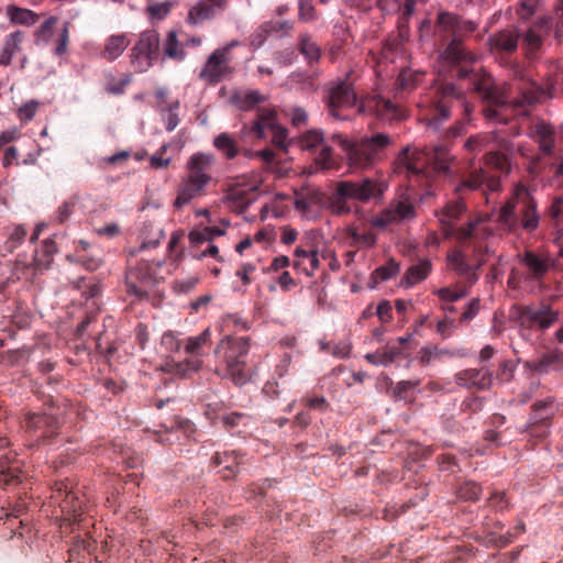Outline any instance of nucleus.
Segmentation results:
<instances>
[{
	"label": "nucleus",
	"instance_id": "nucleus-1",
	"mask_svg": "<svg viewBox=\"0 0 563 563\" xmlns=\"http://www.w3.org/2000/svg\"><path fill=\"white\" fill-rule=\"evenodd\" d=\"M474 89L492 104L484 110L487 118L501 117L507 110L508 104L515 108L516 115H525L527 113L526 109H523L525 103L531 104L563 95V76L555 75L554 78H549L545 87L532 81L523 82L518 87L521 98H511L507 92L495 87L492 78L486 75L475 82Z\"/></svg>",
	"mask_w": 563,
	"mask_h": 563
},
{
	"label": "nucleus",
	"instance_id": "nucleus-2",
	"mask_svg": "<svg viewBox=\"0 0 563 563\" xmlns=\"http://www.w3.org/2000/svg\"><path fill=\"white\" fill-rule=\"evenodd\" d=\"M328 106L330 114L340 120L347 119L349 115L343 111L352 108L361 114L374 112L384 120L401 119V111L390 100L374 96L358 101L354 89L346 81H340L330 89Z\"/></svg>",
	"mask_w": 563,
	"mask_h": 563
},
{
	"label": "nucleus",
	"instance_id": "nucleus-3",
	"mask_svg": "<svg viewBox=\"0 0 563 563\" xmlns=\"http://www.w3.org/2000/svg\"><path fill=\"white\" fill-rule=\"evenodd\" d=\"M497 223L507 232H515L519 228L527 231L537 229L539 224L537 205L525 186L515 187L512 196L497 214Z\"/></svg>",
	"mask_w": 563,
	"mask_h": 563
},
{
	"label": "nucleus",
	"instance_id": "nucleus-4",
	"mask_svg": "<svg viewBox=\"0 0 563 563\" xmlns=\"http://www.w3.org/2000/svg\"><path fill=\"white\" fill-rule=\"evenodd\" d=\"M400 161L410 180L415 178L420 185H427L434 176L449 172L451 157L446 146L438 145L428 151L412 153L406 150Z\"/></svg>",
	"mask_w": 563,
	"mask_h": 563
},
{
	"label": "nucleus",
	"instance_id": "nucleus-5",
	"mask_svg": "<svg viewBox=\"0 0 563 563\" xmlns=\"http://www.w3.org/2000/svg\"><path fill=\"white\" fill-rule=\"evenodd\" d=\"M333 140L345 153L349 166L354 169H365L372 166L380 158L384 150L390 143L389 136L383 133L355 142L349 141L341 134L334 135Z\"/></svg>",
	"mask_w": 563,
	"mask_h": 563
},
{
	"label": "nucleus",
	"instance_id": "nucleus-6",
	"mask_svg": "<svg viewBox=\"0 0 563 563\" xmlns=\"http://www.w3.org/2000/svg\"><path fill=\"white\" fill-rule=\"evenodd\" d=\"M386 189L387 184L380 177H367L360 181H339L335 186L332 205L338 213H347L350 209L345 207V200L368 202L372 199H382Z\"/></svg>",
	"mask_w": 563,
	"mask_h": 563
},
{
	"label": "nucleus",
	"instance_id": "nucleus-7",
	"mask_svg": "<svg viewBox=\"0 0 563 563\" xmlns=\"http://www.w3.org/2000/svg\"><path fill=\"white\" fill-rule=\"evenodd\" d=\"M249 347V339L245 336H224L214 351L217 357L224 362L227 375L235 385H244L249 380L246 371Z\"/></svg>",
	"mask_w": 563,
	"mask_h": 563
},
{
	"label": "nucleus",
	"instance_id": "nucleus-8",
	"mask_svg": "<svg viewBox=\"0 0 563 563\" xmlns=\"http://www.w3.org/2000/svg\"><path fill=\"white\" fill-rule=\"evenodd\" d=\"M462 97L463 92L453 84L437 86L418 103L420 120L427 125L438 129L440 123L450 117V101L460 100Z\"/></svg>",
	"mask_w": 563,
	"mask_h": 563
},
{
	"label": "nucleus",
	"instance_id": "nucleus-9",
	"mask_svg": "<svg viewBox=\"0 0 563 563\" xmlns=\"http://www.w3.org/2000/svg\"><path fill=\"white\" fill-rule=\"evenodd\" d=\"M464 210L465 205L459 199L448 203L443 210L437 214L446 236L456 235L457 239L465 240L481 233L490 234L489 228L485 224L490 218L489 216L471 221L465 228L455 229V222Z\"/></svg>",
	"mask_w": 563,
	"mask_h": 563
},
{
	"label": "nucleus",
	"instance_id": "nucleus-10",
	"mask_svg": "<svg viewBox=\"0 0 563 563\" xmlns=\"http://www.w3.org/2000/svg\"><path fill=\"white\" fill-rule=\"evenodd\" d=\"M416 217V206L408 190H402L389 202L388 207L371 219V225L386 229L393 224L410 221Z\"/></svg>",
	"mask_w": 563,
	"mask_h": 563
},
{
	"label": "nucleus",
	"instance_id": "nucleus-11",
	"mask_svg": "<svg viewBox=\"0 0 563 563\" xmlns=\"http://www.w3.org/2000/svg\"><path fill=\"white\" fill-rule=\"evenodd\" d=\"M267 131L272 133V142L282 148L287 147V130L277 123L276 111L263 108L250 128L244 126L243 133H252L256 139H265Z\"/></svg>",
	"mask_w": 563,
	"mask_h": 563
},
{
	"label": "nucleus",
	"instance_id": "nucleus-12",
	"mask_svg": "<svg viewBox=\"0 0 563 563\" xmlns=\"http://www.w3.org/2000/svg\"><path fill=\"white\" fill-rule=\"evenodd\" d=\"M238 45L236 41L213 51L199 73V78L208 85H214L232 73L230 51Z\"/></svg>",
	"mask_w": 563,
	"mask_h": 563
},
{
	"label": "nucleus",
	"instance_id": "nucleus-13",
	"mask_svg": "<svg viewBox=\"0 0 563 563\" xmlns=\"http://www.w3.org/2000/svg\"><path fill=\"white\" fill-rule=\"evenodd\" d=\"M158 46L159 35L155 30H146L139 35L130 54L131 64L136 71L144 73L153 65Z\"/></svg>",
	"mask_w": 563,
	"mask_h": 563
},
{
	"label": "nucleus",
	"instance_id": "nucleus-14",
	"mask_svg": "<svg viewBox=\"0 0 563 563\" xmlns=\"http://www.w3.org/2000/svg\"><path fill=\"white\" fill-rule=\"evenodd\" d=\"M51 498L58 504L62 512V526L78 521L84 512V503L77 492L67 483H55Z\"/></svg>",
	"mask_w": 563,
	"mask_h": 563
},
{
	"label": "nucleus",
	"instance_id": "nucleus-15",
	"mask_svg": "<svg viewBox=\"0 0 563 563\" xmlns=\"http://www.w3.org/2000/svg\"><path fill=\"white\" fill-rule=\"evenodd\" d=\"M159 263L142 262L135 268H130L125 276L128 292L137 298L147 296L156 283V267Z\"/></svg>",
	"mask_w": 563,
	"mask_h": 563
},
{
	"label": "nucleus",
	"instance_id": "nucleus-16",
	"mask_svg": "<svg viewBox=\"0 0 563 563\" xmlns=\"http://www.w3.org/2000/svg\"><path fill=\"white\" fill-rule=\"evenodd\" d=\"M516 316L521 327L543 331L559 321L560 313L549 305H542L539 307H519Z\"/></svg>",
	"mask_w": 563,
	"mask_h": 563
},
{
	"label": "nucleus",
	"instance_id": "nucleus-17",
	"mask_svg": "<svg viewBox=\"0 0 563 563\" xmlns=\"http://www.w3.org/2000/svg\"><path fill=\"white\" fill-rule=\"evenodd\" d=\"M519 261L527 268L528 276L533 279H540L551 268L562 266L547 252L534 253L527 251L523 255L519 256Z\"/></svg>",
	"mask_w": 563,
	"mask_h": 563
},
{
	"label": "nucleus",
	"instance_id": "nucleus-18",
	"mask_svg": "<svg viewBox=\"0 0 563 563\" xmlns=\"http://www.w3.org/2000/svg\"><path fill=\"white\" fill-rule=\"evenodd\" d=\"M529 136L539 144L540 151L547 154L563 137V128L555 130L551 124L540 120L530 128Z\"/></svg>",
	"mask_w": 563,
	"mask_h": 563
},
{
	"label": "nucleus",
	"instance_id": "nucleus-19",
	"mask_svg": "<svg viewBox=\"0 0 563 563\" xmlns=\"http://www.w3.org/2000/svg\"><path fill=\"white\" fill-rule=\"evenodd\" d=\"M294 268L308 277L314 276L320 267L319 252L316 247L298 245L294 251Z\"/></svg>",
	"mask_w": 563,
	"mask_h": 563
},
{
	"label": "nucleus",
	"instance_id": "nucleus-20",
	"mask_svg": "<svg viewBox=\"0 0 563 563\" xmlns=\"http://www.w3.org/2000/svg\"><path fill=\"white\" fill-rule=\"evenodd\" d=\"M208 185L209 184H206L205 181L186 173L177 189V196L174 201L175 208L180 209L191 200L205 195Z\"/></svg>",
	"mask_w": 563,
	"mask_h": 563
},
{
	"label": "nucleus",
	"instance_id": "nucleus-21",
	"mask_svg": "<svg viewBox=\"0 0 563 563\" xmlns=\"http://www.w3.org/2000/svg\"><path fill=\"white\" fill-rule=\"evenodd\" d=\"M26 432L34 440L49 438L57 432L56 419L48 415H30L26 418Z\"/></svg>",
	"mask_w": 563,
	"mask_h": 563
},
{
	"label": "nucleus",
	"instance_id": "nucleus-22",
	"mask_svg": "<svg viewBox=\"0 0 563 563\" xmlns=\"http://www.w3.org/2000/svg\"><path fill=\"white\" fill-rule=\"evenodd\" d=\"M213 164L214 156L212 154L196 153L188 158L186 173L206 184H210L212 180L211 168Z\"/></svg>",
	"mask_w": 563,
	"mask_h": 563
},
{
	"label": "nucleus",
	"instance_id": "nucleus-23",
	"mask_svg": "<svg viewBox=\"0 0 563 563\" xmlns=\"http://www.w3.org/2000/svg\"><path fill=\"white\" fill-rule=\"evenodd\" d=\"M456 383L463 387H476L478 389H487L493 384L490 373L484 368L465 369L456 374Z\"/></svg>",
	"mask_w": 563,
	"mask_h": 563
},
{
	"label": "nucleus",
	"instance_id": "nucleus-24",
	"mask_svg": "<svg viewBox=\"0 0 563 563\" xmlns=\"http://www.w3.org/2000/svg\"><path fill=\"white\" fill-rule=\"evenodd\" d=\"M549 32V19L538 18L523 34V45L529 52L537 51Z\"/></svg>",
	"mask_w": 563,
	"mask_h": 563
},
{
	"label": "nucleus",
	"instance_id": "nucleus-25",
	"mask_svg": "<svg viewBox=\"0 0 563 563\" xmlns=\"http://www.w3.org/2000/svg\"><path fill=\"white\" fill-rule=\"evenodd\" d=\"M24 40L25 33L20 30L5 36L0 51V66H9L11 64L12 58L22 52Z\"/></svg>",
	"mask_w": 563,
	"mask_h": 563
},
{
	"label": "nucleus",
	"instance_id": "nucleus-26",
	"mask_svg": "<svg viewBox=\"0 0 563 563\" xmlns=\"http://www.w3.org/2000/svg\"><path fill=\"white\" fill-rule=\"evenodd\" d=\"M230 101L238 109L246 111L253 109L256 104L264 102L265 96L260 93L257 90L239 89L231 95Z\"/></svg>",
	"mask_w": 563,
	"mask_h": 563
},
{
	"label": "nucleus",
	"instance_id": "nucleus-27",
	"mask_svg": "<svg viewBox=\"0 0 563 563\" xmlns=\"http://www.w3.org/2000/svg\"><path fill=\"white\" fill-rule=\"evenodd\" d=\"M430 272V261L422 260L407 269L400 282V285L405 288H410L417 285L418 283L424 280Z\"/></svg>",
	"mask_w": 563,
	"mask_h": 563
},
{
	"label": "nucleus",
	"instance_id": "nucleus-28",
	"mask_svg": "<svg viewBox=\"0 0 563 563\" xmlns=\"http://www.w3.org/2000/svg\"><path fill=\"white\" fill-rule=\"evenodd\" d=\"M519 34L515 30L500 31L489 38L490 46L494 49L503 52H514L518 45Z\"/></svg>",
	"mask_w": 563,
	"mask_h": 563
},
{
	"label": "nucleus",
	"instance_id": "nucleus-29",
	"mask_svg": "<svg viewBox=\"0 0 563 563\" xmlns=\"http://www.w3.org/2000/svg\"><path fill=\"white\" fill-rule=\"evenodd\" d=\"M130 44L126 34H113L104 43L103 56L108 60H115L121 56Z\"/></svg>",
	"mask_w": 563,
	"mask_h": 563
},
{
	"label": "nucleus",
	"instance_id": "nucleus-30",
	"mask_svg": "<svg viewBox=\"0 0 563 563\" xmlns=\"http://www.w3.org/2000/svg\"><path fill=\"white\" fill-rule=\"evenodd\" d=\"M216 7L217 4H213L211 2H198L189 10L187 22L189 24L197 25L207 20L212 19L216 14Z\"/></svg>",
	"mask_w": 563,
	"mask_h": 563
},
{
	"label": "nucleus",
	"instance_id": "nucleus-31",
	"mask_svg": "<svg viewBox=\"0 0 563 563\" xmlns=\"http://www.w3.org/2000/svg\"><path fill=\"white\" fill-rule=\"evenodd\" d=\"M164 236V230L153 223L144 224L141 232V250H150L156 247Z\"/></svg>",
	"mask_w": 563,
	"mask_h": 563
},
{
	"label": "nucleus",
	"instance_id": "nucleus-32",
	"mask_svg": "<svg viewBox=\"0 0 563 563\" xmlns=\"http://www.w3.org/2000/svg\"><path fill=\"white\" fill-rule=\"evenodd\" d=\"M443 55L444 58L451 63L475 62L476 59L475 55L468 52L466 47L457 41H452Z\"/></svg>",
	"mask_w": 563,
	"mask_h": 563
},
{
	"label": "nucleus",
	"instance_id": "nucleus-33",
	"mask_svg": "<svg viewBox=\"0 0 563 563\" xmlns=\"http://www.w3.org/2000/svg\"><path fill=\"white\" fill-rule=\"evenodd\" d=\"M7 14L12 23L21 25H33L38 19L32 10L14 5L8 8Z\"/></svg>",
	"mask_w": 563,
	"mask_h": 563
},
{
	"label": "nucleus",
	"instance_id": "nucleus-34",
	"mask_svg": "<svg viewBox=\"0 0 563 563\" xmlns=\"http://www.w3.org/2000/svg\"><path fill=\"white\" fill-rule=\"evenodd\" d=\"M400 271L399 264L395 260H389L385 265L376 268L371 276L372 287L395 277Z\"/></svg>",
	"mask_w": 563,
	"mask_h": 563
},
{
	"label": "nucleus",
	"instance_id": "nucleus-35",
	"mask_svg": "<svg viewBox=\"0 0 563 563\" xmlns=\"http://www.w3.org/2000/svg\"><path fill=\"white\" fill-rule=\"evenodd\" d=\"M401 351L393 343H388L384 352L368 353L365 358L374 365H388L395 357L400 355Z\"/></svg>",
	"mask_w": 563,
	"mask_h": 563
},
{
	"label": "nucleus",
	"instance_id": "nucleus-36",
	"mask_svg": "<svg viewBox=\"0 0 563 563\" xmlns=\"http://www.w3.org/2000/svg\"><path fill=\"white\" fill-rule=\"evenodd\" d=\"M164 54L175 60H183L185 58V51L177 40L176 31H169L164 42Z\"/></svg>",
	"mask_w": 563,
	"mask_h": 563
},
{
	"label": "nucleus",
	"instance_id": "nucleus-37",
	"mask_svg": "<svg viewBox=\"0 0 563 563\" xmlns=\"http://www.w3.org/2000/svg\"><path fill=\"white\" fill-rule=\"evenodd\" d=\"M175 4L174 0L150 2L146 7V14L151 21H162L170 13Z\"/></svg>",
	"mask_w": 563,
	"mask_h": 563
},
{
	"label": "nucleus",
	"instance_id": "nucleus-38",
	"mask_svg": "<svg viewBox=\"0 0 563 563\" xmlns=\"http://www.w3.org/2000/svg\"><path fill=\"white\" fill-rule=\"evenodd\" d=\"M213 145L229 159H232L238 155V146L234 140L228 133H221L216 136L213 140Z\"/></svg>",
	"mask_w": 563,
	"mask_h": 563
},
{
	"label": "nucleus",
	"instance_id": "nucleus-39",
	"mask_svg": "<svg viewBox=\"0 0 563 563\" xmlns=\"http://www.w3.org/2000/svg\"><path fill=\"white\" fill-rule=\"evenodd\" d=\"M57 247L53 240H45L40 251L36 252L35 262L38 266H48Z\"/></svg>",
	"mask_w": 563,
	"mask_h": 563
},
{
	"label": "nucleus",
	"instance_id": "nucleus-40",
	"mask_svg": "<svg viewBox=\"0 0 563 563\" xmlns=\"http://www.w3.org/2000/svg\"><path fill=\"white\" fill-rule=\"evenodd\" d=\"M201 363L202 362L200 360H190V361H186L184 363H177V364L167 363L166 367H167L168 372L174 373L175 375H178L181 377H186L191 372L198 371L199 367L201 366Z\"/></svg>",
	"mask_w": 563,
	"mask_h": 563
},
{
	"label": "nucleus",
	"instance_id": "nucleus-41",
	"mask_svg": "<svg viewBox=\"0 0 563 563\" xmlns=\"http://www.w3.org/2000/svg\"><path fill=\"white\" fill-rule=\"evenodd\" d=\"M300 52L309 62L318 60L321 56L319 46L310 38L309 35H302L299 42Z\"/></svg>",
	"mask_w": 563,
	"mask_h": 563
},
{
	"label": "nucleus",
	"instance_id": "nucleus-42",
	"mask_svg": "<svg viewBox=\"0 0 563 563\" xmlns=\"http://www.w3.org/2000/svg\"><path fill=\"white\" fill-rule=\"evenodd\" d=\"M349 234L352 243L358 247H371L376 243V236L371 231L351 229Z\"/></svg>",
	"mask_w": 563,
	"mask_h": 563
},
{
	"label": "nucleus",
	"instance_id": "nucleus-43",
	"mask_svg": "<svg viewBox=\"0 0 563 563\" xmlns=\"http://www.w3.org/2000/svg\"><path fill=\"white\" fill-rule=\"evenodd\" d=\"M210 340V329H205L200 334L190 336L187 340L185 351L188 354H199L200 349Z\"/></svg>",
	"mask_w": 563,
	"mask_h": 563
},
{
	"label": "nucleus",
	"instance_id": "nucleus-44",
	"mask_svg": "<svg viewBox=\"0 0 563 563\" xmlns=\"http://www.w3.org/2000/svg\"><path fill=\"white\" fill-rule=\"evenodd\" d=\"M539 0H520L516 8L519 20L527 21L538 12Z\"/></svg>",
	"mask_w": 563,
	"mask_h": 563
},
{
	"label": "nucleus",
	"instance_id": "nucleus-45",
	"mask_svg": "<svg viewBox=\"0 0 563 563\" xmlns=\"http://www.w3.org/2000/svg\"><path fill=\"white\" fill-rule=\"evenodd\" d=\"M131 75L125 74L121 78L115 79L112 76H108L106 91L111 95H121L124 92L126 86L131 82Z\"/></svg>",
	"mask_w": 563,
	"mask_h": 563
},
{
	"label": "nucleus",
	"instance_id": "nucleus-46",
	"mask_svg": "<svg viewBox=\"0 0 563 563\" xmlns=\"http://www.w3.org/2000/svg\"><path fill=\"white\" fill-rule=\"evenodd\" d=\"M422 74L411 69H404L398 76V84L405 90L413 89L420 81Z\"/></svg>",
	"mask_w": 563,
	"mask_h": 563
},
{
	"label": "nucleus",
	"instance_id": "nucleus-47",
	"mask_svg": "<svg viewBox=\"0 0 563 563\" xmlns=\"http://www.w3.org/2000/svg\"><path fill=\"white\" fill-rule=\"evenodd\" d=\"M300 146L305 150H314L323 146V134L318 130H311L305 133L300 139Z\"/></svg>",
	"mask_w": 563,
	"mask_h": 563
},
{
	"label": "nucleus",
	"instance_id": "nucleus-48",
	"mask_svg": "<svg viewBox=\"0 0 563 563\" xmlns=\"http://www.w3.org/2000/svg\"><path fill=\"white\" fill-rule=\"evenodd\" d=\"M448 263L450 268L459 274H467L471 271V266L465 262L464 255L459 251L449 254Z\"/></svg>",
	"mask_w": 563,
	"mask_h": 563
},
{
	"label": "nucleus",
	"instance_id": "nucleus-49",
	"mask_svg": "<svg viewBox=\"0 0 563 563\" xmlns=\"http://www.w3.org/2000/svg\"><path fill=\"white\" fill-rule=\"evenodd\" d=\"M482 493V488L474 482L464 483L457 490V496L464 500H477Z\"/></svg>",
	"mask_w": 563,
	"mask_h": 563
},
{
	"label": "nucleus",
	"instance_id": "nucleus-50",
	"mask_svg": "<svg viewBox=\"0 0 563 563\" xmlns=\"http://www.w3.org/2000/svg\"><path fill=\"white\" fill-rule=\"evenodd\" d=\"M316 203L317 199L314 197L305 196L302 194H297L294 201L296 210L303 217H308L310 214V210Z\"/></svg>",
	"mask_w": 563,
	"mask_h": 563
},
{
	"label": "nucleus",
	"instance_id": "nucleus-51",
	"mask_svg": "<svg viewBox=\"0 0 563 563\" xmlns=\"http://www.w3.org/2000/svg\"><path fill=\"white\" fill-rule=\"evenodd\" d=\"M486 165L500 170L501 173L509 172V161L508 157L500 153H489L486 156Z\"/></svg>",
	"mask_w": 563,
	"mask_h": 563
},
{
	"label": "nucleus",
	"instance_id": "nucleus-52",
	"mask_svg": "<svg viewBox=\"0 0 563 563\" xmlns=\"http://www.w3.org/2000/svg\"><path fill=\"white\" fill-rule=\"evenodd\" d=\"M238 456L235 452H224L222 454H217L216 462L218 465H223L224 470H228L230 473H235L238 470Z\"/></svg>",
	"mask_w": 563,
	"mask_h": 563
},
{
	"label": "nucleus",
	"instance_id": "nucleus-53",
	"mask_svg": "<svg viewBox=\"0 0 563 563\" xmlns=\"http://www.w3.org/2000/svg\"><path fill=\"white\" fill-rule=\"evenodd\" d=\"M178 108H179V101H173L169 103L166 108H162L163 112H167L166 117V129L168 131H173L178 124H179V118H178Z\"/></svg>",
	"mask_w": 563,
	"mask_h": 563
},
{
	"label": "nucleus",
	"instance_id": "nucleus-54",
	"mask_svg": "<svg viewBox=\"0 0 563 563\" xmlns=\"http://www.w3.org/2000/svg\"><path fill=\"white\" fill-rule=\"evenodd\" d=\"M40 107V102L36 101V100H30L25 103H23L19 109H18V117L21 121H31L35 114H36V111Z\"/></svg>",
	"mask_w": 563,
	"mask_h": 563
},
{
	"label": "nucleus",
	"instance_id": "nucleus-55",
	"mask_svg": "<svg viewBox=\"0 0 563 563\" xmlns=\"http://www.w3.org/2000/svg\"><path fill=\"white\" fill-rule=\"evenodd\" d=\"M484 183H485L484 172L482 169L475 170L470 175L467 180H465L463 184H461L456 188V191L460 192L464 188L474 190V189L479 188Z\"/></svg>",
	"mask_w": 563,
	"mask_h": 563
},
{
	"label": "nucleus",
	"instance_id": "nucleus-56",
	"mask_svg": "<svg viewBox=\"0 0 563 563\" xmlns=\"http://www.w3.org/2000/svg\"><path fill=\"white\" fill-rule=\"evenodd\" d=\"M438 25L445 31H456L460 26V21L456 15L442 12L438 15Z\"/></svg>",
	"mask_w": 563,
	"mask_h": 563
},
{
	"label": "nucleus",
	"instance_id": "nucleus-57",
	"mask_svg": "<svg viewBox=\"0 0 563 563\" xmlns=\"http://www.w3.org/2000/svg\"><path fill=\"white\" fill-rule=\"evenodd\" d=\"M492 139L493 137L490 134H478L476 136L470 137L464 146L471 152L481 151L489 143Z\"/></svg>",
	"mask_w": 563,
	"mask_h": 563
},
{
	"label": "nucleus",
	"instance_id": "nucleus-58",
	"mask_svg": "<svg viewBox=\"0 0 563 563\" xmlns=\"http://www.w3.org/2000/svg\"><path fill=\"white\" fill-rule=\"evenodd\" d=\"M434 292L439 296L441 300L448 302L456 301L466 295L464 289H453L449 287L437 289Z\"/></svg>",
	"mask_w": 563,
	"mask_h": 563
},
{
	"label": "nucleus",
	"instance_id": "nucleus-59",
	"mask_svg": "<svg viewBox=\"0 0 563 563\" xmlns=\"http://www.w3.org/2000/svg\"><path fill=\"white\" fill-rule=\"evenodd\" d=\"M298 7L300 21L311 22L316 19V10L310 0H300Z\"/></svg>",
	"mask_w": 563,
	"mask_h": 563
},
{
	"label": "nucleus",
	"instance_id": "nucleus-60",
	"mask_svg": "<svg viewBox=\"0 0 563 563\" xmlns=\"http://www.w3.org/2000/svg\"><path fill=\"white\" fill-rule=\"evenodd\" d=\"M317 164H319L322 168H331L333 167L334 163L332 159L331 150L329 146L323 145L320 150V153L318 154L316 158Z\"/></svg>",
	"mask_w": 563,
	"mask_h": 563
},
{
	"label": "nucleus",
	"instance_id": "nucleus-61",
	"mask_svg": "<svg viewBox=\"0 0 563 563\" xmlns=\"http://www.w3.org/2000/svg\"><path fill=\"white\" fill-rule=\"evenodd\" d=\"M376 314L383 323H388L393 318V309L388 301H382L376 308Z\"/></svg>",
	"mask_w": 563,
	"mask_h": 563
},
{
	"label": "nucleus",
	"instance_id": "nucleus-62",
	"mask_svg": "<svg viewBox=\"0 0 563 563\" xmlns=\"http://www.w3.org/2000/svg\"><path fill=\"white\" fill-rule=\"evenodd\" d=\"M551 172L553 173L552 185L563 186V157H560L559 162L551 166Z\"/></svg>",
	"mask_w": 563,
	"mask_h": 563
},
{
	"label": "nucleus",
	"instance_id": "nucleus-63",
	"mask_svg": "<svg viewBox=\"0 0 563 563\" xmlns=\"http://www.w3.org/2000/svg\"><path fill=\"white\" fill-rule=\"evenodd\" d=\"M209 227H205L202 229H195L189 233V240L192 243H201L210 240Z\"/></svg>",
	"mask_w": 563,
	"mask_h": 563
},
{
	"label": "nucleus",
	"instance_id": "nucleus-64",
	"mask_svg": "<svg viewBox=\"0 0 563 563\" xmlns=\"http://www.w3.org/2000/svg\"><path fill=\"white\" fill-rule=\"evenodd\" d=\"M548 212L553 220H558L563 214V198L554 197Z\"/></svg>",
	"mask_w": 563,
	"mask_h": 563
}]
</instances>
